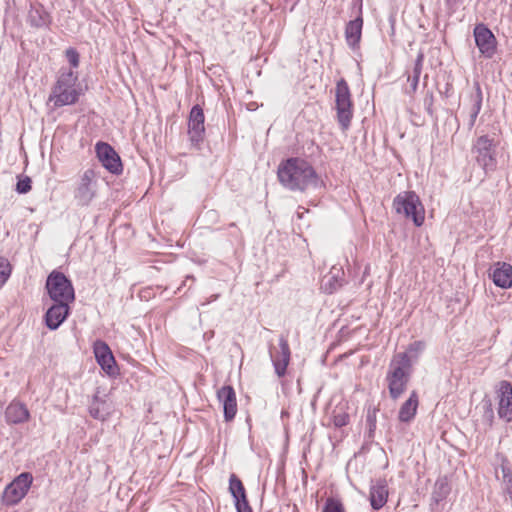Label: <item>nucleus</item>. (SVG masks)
<instances>
[{"instance_id":"obj_1","label":"nucleus","mask_w":512,"mask_h":512,"mask_svg":"<svg viewBox=\"0 0 512 512\" xmlns=\"http://www.w3.org/2000/svg\"><path fill=\"white\" fill-rule=\"evenodd\" d=\"M279 182L291 191H304L317 185L314 168L305 160L290 158L282 162L277 171Z\"/></svg>"},{"instance_id":"obj_19","label":"nucleus","mask_w":512,"mask_h":512,"mask_svg":"<svg viewBox=\"0 0 512 512\" xmlns=\"http://www.w3.org/2000/svg\"><path fill=\"white\" fill-rule=\"evenodd\" d=\"M94 355L101 368L108 374L115 372V359L109 346L101 340H97L93 346Z\"/></svg>"},{"instance_id":"obj_15","label":"nucleus","mask_w":512,"mask_h":512,"mask_svg":"<svg viewBox=\"0 0 512 512\" xmlns=\"http://www.w3.org/2000/svg\"><path fill=\"white\" fill-rule=\"evenodd\" d=\"M229 491L234 499L237 512H252L243 483L235 474L230 475Z\"/></svg>"},{"instance_id":"obj_39","label":"nucleus","mask_w":512,"mask_h":512,"mask_svg":"<svg viewBox=\"0 0 512 512\" xmlns=\"http://www.w3.org/2000/svg\"><path fill=\"white\" fill-rule=\"evenodd\" d=\"M500 384L506 385V384H509V383L506 382V381H502Z\"/></svg>"},{"instance_id":"obj_17","label":"nucleus","mask_w":512,"mask_h":512,"mask_svg":"<svg viewBox=\"0 0 512 512\" xmlns=\"http://www.w3.org/2000/svg\"><path fill=\"white\" fill-rule=\"evenodd\" d=\"M26 21L33 28L43 29L49 27L52 22V18L42 4L31 3Z\"/></svg>"},{"instance_id":"obj_21","label":"nucleus","mask_w":512,"mask_h":512,"mask_svg":"<svg viewBox=\"0 0 512 512\" xmlns=\"http://www.w3.org/2000/svg\"><path fill=\"white\" fill-rule=\"evenodd\" d=\"M498 415L507 422L512 421V386H501L498 392Z\"/></svg>"},{"instance_id":"obj_16","label":"nucleus","mask_w":512,"mask_h":512,"mask_svg":"<svg viewBox=\"0 0 512 512\" xmlns=\"http://www.w3.org/2000/svg\"><path fill=\"white\" fill-rule=\"evenodd\" d=\"M217 398L221 403L226 421L234 419L237 413L236 394L232 386H222L217 391Z\"/></svg>"},{"instance_id":"obj_30","label":"nucleus","mask_w":512,"mask_h":512,"mask_svg":"<svg viewBox=\"0 0 512 512\" xmlns=\"http://www.w3.org/2000/svg\"><path fill=\"white\" fill-rule=\"evenodd\" d=\"M11 274V266L9 262L0 257V288L6 283Z\"/></svg>"},{"instance_id":"obj_25","label":"nucleus","mask_w":512,"mask_h":512,"mask_svg":"<svg viewBox=\"0 0 512 512\" xmlns=\"http://www.w3.org/2000/svg\"><path fill=\"white\" fill-rule=\"evenodd\" d=\"M388 488L385 480H379L370 488V504L374 510L381 509L387 502Z\"/></svg>"},{"instance_id":"obj_7","label":"nucleus","mask_w":512,"mask_h":512,"mask_svg":"<svg viewBox=\"0 0 512 512\" xmlns=\"http://www.w3.org/2000/svg\"><path fill=\"white\" fill-rule=\"evenodd\" d=\"M97 176L94 170L87 169L80 176L74 189V199L80 206H88L97 196Z\"/></svg>"},{"instance_id":"obj_34","label":"nucleus","mask_w":512,"mask_h":512,"mask_svg":"<svg viewBox=\"0 0 512 512\" xmlns=\"http://www.w3.org/2000/svg\"><path fill=\"white\" fill-rule=\"evenodd\" d=\"M65 55L73 68H77L79 66V53L76 51V49L68 48L65 52Z\"/></svg>"},{"instance_id":"obj_3","label":"nucleus","mask_w":512,"mask_h":512,"mask_svg":"<svg viewBox=\"0 0 512 512\" xmlns=\"http://www.w3.org/2000/svg\"><path fill=\"white\" fill-rule=\"evenodd\" d=\"M393 208L398 214L411 218L416 226H421L425 220L424 207L419 196L414 191H403L393 200Z\"/></svg>"},{"instance_id":"obj_9","label":"nucleus","mask_w":512,"mask_h":512,"mask_svg":"<svg viewBox=\"0 0 512 512\" xmlns=\"http://www.w3.org/2000/svg\"><path fill=\"white\" fill-rule=\"evenodd\" d=\"M33 482L30 473L24 472L17 476L4 490L3 499L7 505L19 503L28 493Z\"/></svg>"},{"instance_id":"obj_31","label":"nucleus","mask_w":512,"mask_h":512,"mask_svg":"<svg viewBox=\"0 0 512 512\" xmlns=\"http://www.w3.org/2000/svg\"><path fill=\"white\" fill-rule=\"evenodd\" d=\"M31 190V179L28 176L18 178L16 191L19 194H26Z\"/></svg>"},{"instance_id":"obj_23","label":"nucleus","mask_w":512,"mask_h":512,"mask_svg":"<svg viewBox=\"0 0 512 512\" xmlns=\"http://www.w3.org/2000/svg\"><path fill=\"white\" fill-rule=\"evenodd\" d=\"M30 413L27 407L18 401H12L5 410V419L10 424H20L28 421Z\"/></svg>"},{"instance_id":"obj_6","label":"nucleus","mask_w":512,"mask_h":512,"mask_svg":"<svg viewBox=\"0 0 512 512\" xmlns=\"http://www.w3.org/2000/svg\"><path fill=\"white\" fill-rule=\"evenodd\" d=\"M497 142L488 135L478 137L472 147L477 163L485 172L494 171L497 166L496 160Z\"/></svg>"},{"instance_id":"obj_22","label":"nucleus","mask_w":512,"mask_h":512,"mask_svg":"<svg viewBox=\"0 0 512 512\" xmlns=\"http://www.w3.org/2000/svg\"><path fill=\"white\" fill-rule=\"evenodd\" d=\"M363 19L361 16L349 21L345 27V40L347 45L355 50L359 47L362 36Z\"/></svg>"},{"instance_id":"obj_4","label":"nucleus","mask_w":512,"mask_h":512,"mask_svg":"<svg viewBox=\"0 0 512 512\" xmlns=\"http://www.w3.org/2000/svg\"><path fill=\"white\" fill-rule=\"evenodd\" d=\"M46 290L53 302L73 303L75 291L71 281L59 271H52L46 280Z\"/></svg>"},{"instance_id":"obj_24","label":"nucleus","mask_w":512,"mask_h":512,"mask_svg":"<svg viewBox=\"0 0 512 512\" xmlns=\"http://www.w3.org/2000/svg\"><path fill=\"white\" fill-rule=\"evenodd\" d=\"M491 277L493 283L500 288L512 287V266L508 263H497Z\"/></svg>"},{"instance_id":"obj_8","label":"nucleus","mask_w":512,"mask_h":512,"mask_svg":"<svg viewBox=\"0 0 512 512\" xmlns=\"http://www.w3.org/2000/svg\"><path fill=\"white\" fill-rule=\"evenodd\" d=\"M113 412L111 389H108L107 386H99L89 405L90 416L99 421H106Z\"/></svg>"},{"instance_id":"obj_38","label":"nucleus","mask_w":512,"mask_h":512,"mask_svg":"<svg viewBox=\"0 0 512 512\" xmlns=\"http://www.w3.org/2000/svg\"><path fill=\"white\" fill-rule=\"evenodd\" d=\"M390 387V393L393 398L399 397V395L403 391V386H389Z\"/></svg>"},{"instance_id":"obj_14","label":"nucleus","mask_w":512,"mask_h":512,"mask_svg":"<svg viewBox=\"0 0 512 512\" xmlns=\"http://www.w3.org/2000/svg\"><path fill=\"white\" fill-rule=\"evenodd\" d=\"M70 304L54 302L45 314V323L50 330H56L66 320L70 313Z\"/></svg>"},{"instance_id":"obj_20","label":"nucleus","mask_w":512,"mask_h":512,"mask_svg":"<svg viewBox=\"0 0 512 512\" xmlns=\"http://www.w3.org/2000/svg\"><path fill=\"white\" fill-rule=\"evenodd\" d=\"M475 92L469 97V105L465 108L464 113L467 116V127L471 130L477 120L482 108L483 94L479 83L474 84Z\"/></svg>"},{"instance_id":"obj_13","label":"nucleus","mask_w":512,"mask_h":512,"mask_svg":"<svg viewBox=\"0 0 512 512\" xmlns=\"http://www.w3.org/2000/svg\"><path fill=\"white\" fill-rule=\"evenodd\" d=\"M204 121L203 109L199 105L193 106L188 121V134L191 142L199 143L203 139L205 132Z\"/></svg>"},{"instance_id":"obj_32","label":"nucleus","mask_w":512,"mask_h":512,"mask_svg":"<svg viewBox=\"0 0 512 512\" xmlns=\"http://www.w3.org/2000/svg\"><path fill=\"white\" fill-rule=\"evenodd\" d=\"M323 512H344L342 504L335 499H327Z\"/></svg>"},{"instance_id":"obj_27","label":"nucleus","mask_w":512,"mask_h":512,"mask_svg":"<svg viewBox=\"0 0 512 512\" xmlns=\"http://www.w3.org/2000/svg\"><path fill=\"white\" fill-rule=\"evenodd\" d=\"M451 487L449 480L446 476L440 477L436 480L432 492V499L435 503H439L447 498L450 494Z\"/></svg>"},{"instance_id":"obj_28","label":"nucleus","mask_w":512,"mask_h":512,"mask_svg":"<svg viewBox=\"0 0 512 512\" xmlns=\"http://www.w3.org/2000/svg\"><path fill=\"white\" fill-rule=\"evenodd\" d=\"M502 472V487L503 491L507 493L512 500V472L506 463L501 464Z\"/></svg>"},{"instance_id":"obj_26","label":"nucleus","mask_w":512,"mask_h":512,"mask_svg":"<svg viewBox=\"0 0 512 512\" xmlns=\"http://www.w3.org/2000/svg\"><path fill=\"white\" fill-rule=\"evenodd\" d=\"M418 408V396L415 391L411 393L409 398L403 403L399 410L398 418L401 422L411 421L417 412Z\"/></svg>"},{"instance_id":"obj_36","label":"nucleus","mask_w":512,"mask_h":512,"mask_svg":"<svg viewBox=\"0 0 512 512\" xmlns=\"http://www.w3.org/2000/svg\"><path fill=\"white\" fill-rule=\"evenodd\" d=\"M423 60H424V55L422 53H419L415 60V63H414L412 76H417L420 78V75L422 72V67H423Z\"/></svg>"},{"instance_id":"obj_5","label":"nucleus","mask_w":512,"mask_h":512,"mask_svg":"<svg viewBox=\"0 0 512 512\" xmlns=\"http://www.w3.org/2000/svg\"><path fill=\"white\" fill-rule=\"evenodd\" d=\"M335 104L337 120L342 130H347L353 116V104L349 86L344 79H340L336 84Z\"/></svg>"},{"instance_id":"obj_37","label":"nucleus","mask_w":512,"mask_h":512,"mask_svg":"<svg viewBox=\"0 0 512 512\" xmlns=\"http://www.w3.org/2000/svg\"><path fill=\"white\" fill-rule=\"evenodd\" d=\"M408 81L410 82V87H411L412 92H415L417 90V87H418L419 77H417V76H409L408 77Z\"/></svg>"},{"instance_id":"obj_11","label":"nucleus","mask_w":512,"mask_h":512,"mask_svg":"<svg viewBox=\"0 0 512 512\" xmlns=\"http://www.w3.org/2000/svg\"><path fill=\"white\" fill-rule=\"evenodd\" d=\"M474 38L479 52L486 58H491L496 52L497 41L492 31L484 24L474 27Z\"/></svg>"},{"instance_id":"obj_2","label":"nucleus","mask_w":512,"mask_h":512,"mask_svg":"<svg viewBox=\"0 0 512 512\" xmlns=\"http://www.w3.org/2000/svg\"><path fill=\"white\" fill-rule=\"evenodd\" d=\"M81 95L78 74L72 69L61 68L55 85L48 98L54 107L59 108L75 104Z\"/></svg>"},{"instance_id":"obj_10","label":"nucleus","mask_w":512,"mask_h":512,"mask_svg":"<svg viewBox=\"0 0 512 512\" xmlns=\"http://www.w3.org/2000/svg\"><path fill=\"white\" fill-rule=\"evenodd\" d=\"M412 370L411 358L407 353H399L393 357L389 365L387 378L389 384H405Z\"/></svg>"},{"instance_id":"obj_12","label":"nucleus","mask_w":512,"mask_h":512,"mask_svg":"<svg viewBox=\"0 0 512 512\" xmlns=\"http://www.w3.org/2000/svg\"><path fill=\"white\" fill-rule=\"evenodd\" d=\"M95 149L97 157L103 167L113 174L122 172L121 159L112 146L104 142H98Z\"/></svg>"},{"instance_id":"obj_35","label":"nucleus","mask_w":512,"mask_h":512,"mask_svg":"<svg viewBox=\"0 0 512 512\" xmlns=\"http://www.w3.org/2000/svg\"><path fill=\"white\" fill-rule=\"evenodd\" d=\"M424 347L425 345L423 342L416 341L409 346L408 351L406 353L410 358L412 357L413 354L414 357L417 358L418 354L424 350Z\"/></svg>"},{"instance_id":"obj_33","label":"nucleus","mask_w":512,"mask_h":512,"mask_svg":"<svg viewBox=\"0 0 512 512\" xmlns=\"http://www.w3.org/2000/svg\"><path fill=\"white\" fill-rule=\"evenodd\" d=\"M339 273H340V270L339 269L336 270L335 268H333L330 271L329 287H327V284L324 285V290L326 292L332 293L336 289V286L339 285L337 283V277H338Z\"/></svg>"},{"instance_id":"obj_29","label":"nucleus","mask_w":512,"mask_h":512,"mask_svg":"<svg viewBox=\"0 0 512 512\" xmlns=\"http://www.w3.org/2000/svg\"><path fill=\"white\" fill-rule=\"evenodd\" d=\"M333 425L337 428L346 426L349 423V414L344 410H334L332 414Z\"/></svg>"},{"instance_id":"obj_18","label":"nucleus","mask_w":512,"mask_h":512,"mask_svg":"<svg viewBox=\"0 0 512 512\" xmlns=\"http://www.w3.org/2000/svg\"><path fill=\"white\" fill-rule=\"evenodd\" d=\"M270 357L278 376H283L286 373V368L290 361V348L287 340L284 337L279 339V351L273 352L270 350Z\"/></svg>"}]
</instances>
